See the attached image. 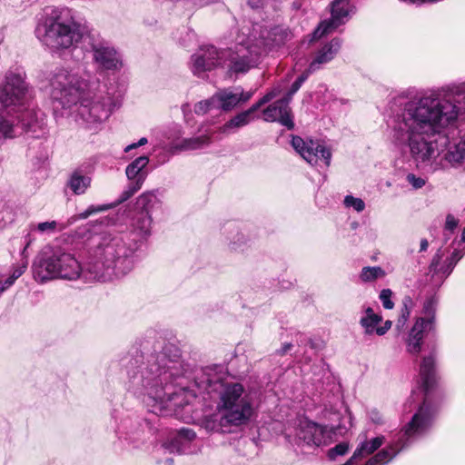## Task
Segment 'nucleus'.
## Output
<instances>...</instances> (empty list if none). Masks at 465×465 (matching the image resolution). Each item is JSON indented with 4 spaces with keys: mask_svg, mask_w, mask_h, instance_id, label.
Listing matches in <instances>:
<instances>
[{
    "mask_svg": "<svg viewBox=\"0 0 465 465\" xmlns=\"http://www.w3.org/2000/svg\"><path fill=\"white\" fill-rule=\"evenodd\" d=\"M461 116H465V81L424 91L406 102L389 124V138L428 172L449 166L465 170V137L450 144L440 159L438 143L431 139L453 127Z\"/></svg>",
    "mask_w": 465,
    "mask_h": 465,
    "instance_id": "f257e3e1",
    "label": "nucleus"
},
{
    "mask_svg": "<svg viewBox=\"0 0 465 465\" xmlns=\"http://www.w3.org/2000/svg\"><path fill=\"white\" fill-rule=\"evenodd\" d=\"M49 95L54 114L61 116L74 108L75 121L86 129L96 131L113 111V98L101 90L83 64L56 69L49 79Z\"/></svg>",
    "mask_w": 465,
    "mask_h": 465,
    "instance_id": "f03ea898",
    "label": "nucleus"
},
{
    "mask_svg": "<svg viewBox=\"0 0 465 465\" xmlns=\"http://www.w3.org/2000/svg\"><path fill=\"white\" fill-rule=\"evenodd\" d=\"M129 359L124 364L128 376V390L141 398L150 411L157 415H172L178 408L188 404L186 391L173 387L180 376V363L168 359L165 352L151 356L146 362Z\"/></svg>",
    "mask_w": 465,
    "mask_h": 465,
    "instance_id": "7ed1b4c3",
    "label": "nucleus"
},
{
    "mask_svg": "<svg viewBox=\"0 0 465 465\" xmlns=\"http://www.w3.org/2000/svg\"><path fill=\"white\" fill-rule=\"evenodd\" d=\"M153 218L134 212L126 232H104L94 237L95 252L87 267L91 278L129 273L138 262L142 247L152 235Z\"/></svg>",
    "mask_w": 465,
    "mask_h": 465,
    "instance_id": "20e7f679",
    "label": "nucleus"
},
{
    "mask_svg": "<svg viewBox=\"0 0 465 465\" xmlns=\"http://www.w3.org/2000/svg\"><path fill=\"white\" fill-rule=\"evenodd\" d=\"M30 98L25 71L11 67L0 84V143L24 131L38 135L37 131L44 130L45 114L30 104Z\"/></svg>",
    "mask_w": 465,
    "mask_h": 465,
    "instance_id": "39448f33",
    "label": "nucleus"
},
{
    "mask_svg": "<svg viewBox=\"0 0 465 465\" xmlns=\"http://www.w3.org/2000/svg\"><path fill=\"white\" fill-rule=\"evenodd\" d=\"M195 385L200 392H217V411L222 425L242 426L247 424L254 413L253 400L249 391L238 382H224L222 375L212 367L202 369L195 376Z\"/></svg>",
    "mask_w": 465,
    "mask_h": 465,
    "instance_id": "423d86ee",
    "label": "nucleus"
},
{
    "mask_svg": "<svg viewBox=\"0 0 465 465\" xmlns=\"http://www.w3.org/2000/svg\"><path fill=\"white\" fill-rule=\"evenodd\" d=\"M94 246L90 250L87 262L82 267L74 255L62 248L54 249L51 253H45L34 262L33 274L35 281L45 282L54 279L74 281L82 277L85 281H108L114 274H108L101 278H91L87 267L92 262L95 252L94 238Z\"/></svg>",
    "mask_w": 465,
    "mask_h": 465,
    "instance_id": "0eeeda50",
    "label": "nucleus"
},
{
    "mask_svg": "<svg viewBox=\"0 0 465 465\" xmlns=\"http://www.w3.org/2000/svg\"><path fill=\"white\" fill-rule=\"evenodd\" d=\"M434 410L425 399L406 426L394 435L386 448L368 460L365 465H385L432 425Z\"/></svg>",
    "mask_w": 465,
    "mask_h": 465,
    "instance_id": "6e6552de",
    "label": "nucleus"
},
{
    "mask_svg": "<svg viewBox=\"0 0 465 465\" xmlns=\"http://www.w3.org/2000/svg\"><path fill=\"white\" fill-rule=\"evenodd\" d=\"M35 33L46 46L54 50L68 49L83 37L80 26L74 22L62 21L55 10L37 25Z\"/></svg>",
    "mask_w": 465,
    "mask_h": 465,
    "instance_id": "1a4fd4ad",
    "label": "nucleus"
},
{
    "mask_svg": "<svg viewBox=\"0 0 465 465\" xmlns=\"http://www.w3.org/2000/svg\"><path fill=\"white\" fill-rule=\"evenodd\" d=\"M148 163L149 158L144 155L130 163L125 169V174L129 183L117 201L109 204L91 205L85 211L78 214V219L84 220L94 213L107 211L130 199L142 188L147 176V172L144 169Z\"/></svg>",
    "mask_w": 465,
    "mask_h": 465,
    "instance_id": "9d476101",
    "label": "nucleus"
},
{
    "mask_svg": "<svg viewBox=\"0 0 465 465\" xmlns=\"http://www.w3.org/2000/svg\"><path fill=\"white\" fill-rule=\"evenodd\" d=\"M263 47L260 43H252L251 39L238 42L233 47L223 50V65L231 74H245L257 66Z\"/></svg>",
    "mask_w": 465,
    "mask_h": 465,
    "instance_id": "9b49d317",
    "label": "nucleus"
},
{
    "mask_svg": "<svg viewBox=\"0 0 465 465\" xmlns=\"http://www.w3.org/2000/svg\"><path fill=\"white\" fill-rule=\"evenodd\" d=\"M292 145L311 165L318 164L319 161H323L326 166L331 164V151L318 141H305L300 136H292Z\"/></svg>",
    "mask_w": 465,
    "mask_h": 465,
    "instance_id": "f8f14e48",
    "label": "nucleus"
},
{
    "mask_svg": "<svg viewBox=\"0 0 465 465\" xmlns=\"http://www.w3.org/2000/svg\"><path fill=\"white\" fill-rule=\"evenodd\" d=\"M352 12L350 0H334L331 4V16L320 23L312 34L313 39H319L334 32L339 26L344 25Z\"/></svg>",
    "mask_w": 465,
    "mask_h": 465,
    "instance_id": "ddd939ff",
    "label": "nucleus"
},
{
    "mask_svg": "<svg viewBox=\"0 0 465 465\" xmlns=\"http://www.w3.org/2000/svg\"><path fill=\"white\" fill-rule=\"evenodd\" d=\"M223 65V50H219L213 45L201 47L191 57V70L196 76H201L205 72Z\"/></svg>",
    "mask_w": 465,
    "mask_h": 465,
    "instance_id": "4468645a",
    "label": "nucleus"
},
{
    "mask_svg": "<svg viewBox=\"0 0 465 465\" xmlns=\"http://www.w3.org/2000/svg\"><path fill=\"white\" fill-rule=\"evenodd\" d=\"M298 440L310 447H320L329 444L331 432L323 426L315 422L304 421L297 432Z\"/></svg>",
    "mask_w": 465,
    "mask_h": 465,
    "instance_id": "2eb2a0df",
    "label": "nucleus"
},
{
    "mask_svg": "<svg viewBox=\"0 0 465 465\" xmlns=\"http://www.w3.org/2000/svg\"><path fill=\"white\" fill-rule=\"evenodd\" d=\"M92 53L93 60L100 69L117 70L122 65L119 54L105 43L93 45Z\"/></svg>",
    "mask_w": 465,
    "mask_h": 465,
    "instance_id": "dca6fc26",
    "label": "nucleus"
},
{
    "mask_svg": "<svg viewBox=\"0 0 465 465\" xmlns=\"http://www.w3.org/2000/svg\"><path fill=\"white\" fill-rule=\"evenodd\" d=\"M288 99L282 98L275 103L270 104L262 111L263 120L266 122H279L287 129L292 130L294 123L289 107Z\"/></svg>",
    "mask_w": 465,
    "mask_h": 465,
    "instance_id": "f3484780",
    "label": "nucleus"
},
{
    "mask_svg": "<svg viewBox=\"0 0 465 465\" xmlns=\"http://www.w3.org/2000/svg\"><path fill=\"white\" fill-rule=\"evenodd\" d=\"M147 428L148 423L146 420H125L120 427L121 437L134 448H139L146 440Z\"/></svg>",
    "mask_w": 465,
    "mask_h": 465,
    "instance_id": "a211bd4d",
    "label": "nucleus"
},
{
    "mask_svg": "<svg viewBox=\"0 0 465 465\" xmlns=\"http://www.w3.org/2000/svg\"><path fill=\"white\" fill-rule=\"evenodd\" d=\"M434 329L431 322H426L422 319H416L405 339L407 351L417 356L421 351L424 337Z\"/></svg>",
    "mask_w": 465,
    "mask_h": 465,
    "instance_id": "6ab92c4d",
    "label": "nucleus"
},
{
    "mask_svg": "<svg viewBox=\"0 0 465 465\" xmlns=\"http://www.w3.org/2000/svg\"><path fill=\"white\" fill-rule=\"evenodd\" d=\"M212 143V134H204L198 136L184 138L179 141H173L169 144L168 151L172 154H177L182 152H191L206 148Z\"/></svg>",
    "mask_w": 465,
    "mask_h": 465,
    "instance_id": "aec40b11",
    "label": "nucleus"
},
{
    "mask_svg": "<svg viewBox=\"0 0 465 465\" xmlns=\"http://www.w3.org/2000/svg\"><path fill=\"white\" fill-rule=\"evenodd\" d=\"M341 39L335 37L324 44L315 54L310 64L311 72L319 70L323 64L331 62L341 47Z\"/></svg>",
    "mask_w": 465,
    "mask_h": 465,
    "instance_id": "412c9836",
    "label": "nucleus"
},
{
    "mask_svg": "<svg viewBox=\"0 0 465 465\" xmlns=\"http://www.w3.org/2000/svg\"><path fill=\"white\" fill-rule=\"evenodd\" d=\"M92 176L83 167L74 169L67 180L66 185L75 195H82L91 187Z\"/></svg>",
    "mask_w": 465,
    "mask_h": 465,
    "instance_id": "4be33fe9",
    "label": "nucleus"
},
{
    "mask_svg": "<svg viewBox=\"0 0 465 465\" xmlns=\"http://www.w3.org/2000/svg\"><path fill=\"white\" fill-rule=\"evenodd\" d=\"M420 379L424 392L428 394L436 382L435 359L432 354L422 359L420 366Z\"/></svg>",
    "mask_w": 465,
    "mask_h": 465,
    "instance_id": "5701e85b",
    "label": "nucleus"
},
{
    "mask_svg": "<svg viewBox=\"0 0 465 465\" xmlns=\"http://www.w3.org/2000/svg\"><path fill=\"white\" fill-rule=\"evenodd\" d=\"M385 437L382 435L371 440L364 439L360 442L351 458L344 465H351L354 461L372 454L385 442Z\"/></svg>",
    "mask_w": 465,
    "mask_h": 465,
    "instance_id": "b1692460",
    "label": "nucleus"
},
{
    "mask_svg": "<svg viewBox=\"0 0 465 465\" xmlns=\"http://www.w3.org/2000/svg\"><path fill=\"white\" fill-rule=\"evenodd\" d=\"M162 208V203L153 192L142 193L136 200L135 211L141 214H153Z\"/></svg>",
    "mask_w": 465,
    "mask_h": 465,
    "instance_id": "393cba45",
    "label": "nucleus"
},
{
    "mask_svg": "<svg viewBox=\"0 0 465 465\" xmlns=\"http://www.w3.org/2000/svg\"><path fill=\"white\" fill-rule=\"evenodd\" d=\"M213 96L216 109H222L223 111L232 110L241 102L239 94L228 89L221 90Z\"/></svg>",
    "mask_w": 465,
    "mask_h": 465,
    "instance_id": "a878e982",
    "label": "nucleus"
},
{
    "mask_svg": "<svg viewBox=\"0 0 465 465\" xmlns=\"http://www.w3.org/2000/svg\"><path fill=\"white\" fill-rule=\"evenodd\" d=\"M382 321V317L373 312L371 307L365 310V315L360 320V324L364 330V333L367 335H372L376 333V330L379 329V324Z\"/></svg>",
    "mask_w": 465,
    "mask_h": 465,
    "instance_id": "bb28decb",
    "label": "nucleus"
},
{
    "mask_svg": "<svg viewBox=\"0 0 465 465\" xmlns=\"http://www.w3.org/2000/svg\"><path fill=\"white\" fill-rule=\"evenodd\" d=\"M196 437V434L193 430L190 429H182L179 431V434L176 438H174L171 442L164 443L163 446V448L168 450L169 452H181V443L183 440H187L188 441H191L194 440Z\"/></svg>",
    "mask_w": 465,
    "mask_h": 465,
    "instance_id": "cd10ccee",
    "label": "nucleus"
},
{
    "mask_svg": "<svg viewBox=\"0 0 465 465\" xmlns=\"http://www.w3.org/2000/svg\"><path fill=\"white\" fill-rule=\"evenodd\" d=\"M266 38L271 42H266V45L271 44L274 45H280L292 38V33L287 28L282 26H275L267 33Z\"/></svg>",
    "mask_w": 465,
    "mask_h": 465,
    "instance_id": "c85d7f7f",
    "label": "nucleus"
},
{
    "mask_svg": "<svg viewBox=\"0 0 465 465\" xmlns=\"http://www.w3.org/2000/svg\"><path fill=\"white\" fill-rule=\"evenodd\" d=\"M438 300L435 296H430L424 302L422 314L423 316L417 319H422L426 322H431V326L435 327V312L437 309Z\"/></svg>",
    "mask_w": 465,
    "mask_h": 465,
    "instance_id": "c756f323",
    "label": "nucleus"
},
{
    "mask_svg": "<svg viewBox=\"0 0 465 465\" xmlns=\"http://www.w3.org/2000/svg\"><path fill=\"white\" fill-rule=\"evenodd\" d=\"M386 276L385 271L380 266H366L359 275L362 282H372Z\"/></svg>",
    "mask_w": 465,
    "mask_h": 465,
    "instance_id": "7c9ffc66",
    "label": "nucleus"
},
{
    "mask_svg": "<svg viewBox=\"0 0 465 465\" xmlns=\"http://www.w3.org/2000/svg\"><path fill=\"white\" fill-rule=\"evenodd\" d=\"M252 118L249 116V112H242L238 114L229 122H227L223 127L222 132L229 133L232 129L240 128L245 126L251 122Z\"/></svg>",
    "mask_w": 465,
    "mask_h": 465,
    "instance_id": "2f4dec72",
    "label": "nucleus"
},
{
    "mask_svg": "<svg viewBox=\"0 0 465 465\" xmlns=\"http://www.w3.org/2000/svg\"><path fill=\"white\" fill-rule=\"evenodd\" d=\"M401 304L402 307L401 310V314L397 322L398 328H402L407 322L411 315V312L414 307V302L411 296L406 295L402 298Z\"/></svg>",
    "mask_w": 465,
    "mask_h": 465,
    "instance_id": "473e14b6",
    "label": "nucleus"
},
{
    "mask_svg": "<svg viewBox=\"0 0 465 465\" xmlns=\"http://www.w3.org/2000/svg\"><path fill=\"white\" fill-rule=\"evenodd\" d=\"M64 229V225L57 223L56 221H48L39 223L35 225H32V230H35L43 234H54L57 232H61Z\"/></svg>",
    "mask_w": 465,
    "mask_h": 465,
    "instance_id": "72a5a7b5",
    "label": "nucleus"
},
{
    "mask_svg": "<svg viewBox=\"0 0 465 465\" xmlns=\"http://www.w3.org/2000/svg\"><path fill=\"white\" fill-rule=\"evenodd\" d=\"M280 92L281 91L278 88L272 89L271 92L267 93L262 98H261L257 103L252 104L245 112H249V116L252 118V115L253 114L254 112H256L263 104L269 103L271 100L275 98L280 94Z\"/></svg>",
    "mask_w": 465,
    "mask_h": 465,
    "instance_id": "f704fd0d",
    "label": "nucleus"
},
{
    "mask_svg": "<svg viewBox=\"0 0 465 465\" xmlns=\"http://www.w3.org/2000/svg\"><path fill=\"white\" fill-rule=\"evenodd\" d=\"M203 426L208 431H219L225 427H229L230 425H222L221 415L217 413L214 416L206 418L203 420Z\"/></svg>",
    "mask_w": 465,
    "mask_h": 465,
    "instance_id": "c9c22d12",
    "label": "nucleus"
},
{
    "mask_svg": "<svg viewBox=\"0 0 465 465\" xmlns=\"http://www.w3.org/2000/svg\"><path fill=\"white\" fill-rule=\"evenodd\" d=\"M27 268V260L25 259L21 264L14 268L12 274L5 280L6 286H12L15 282L24 274Z\"/></svg>",
    "mask_w": 465,
    "mask_h": 465,
    "instance_id": "e433bc0d",
    "label": "nucleus"
},
{
    "mask_svg": "<svg viewBox=\"0 0 465 465\" xmlns=\"http://www.w3.org/2000/svg\"><path fill=\"white\" fill-rule=\"evenodd\" d=\"M213 109H216V106H215V104L213 101V96H212L211 98H209L207 100L201 101L194 105V113L196 114H204Z\"/></svg>",
    "mask_w": 465,
    "mask_h": 465,
    "instance_id": "4c0bfd02",
    "label": "nucleus"
},
{
    "mask_svg": "<svg viewBox=\"0 0 465 465\" xmlns=\"http://www.w3.org/2000/svg\"><path fill=\"white\" fill-rule=\"evenodd\" d=\"M343 203L346 207L353 208L358 213L365 209V203L361 198H356L351 195H347Z\"/></svg>",
    "mask_w": 465,
    "mask_h": 465,
    "instance_id": "58836bf2",
    "label": "nucleus"
},
{
    "mask_svg": "<svg viewBox=\"0 0 465 465\" xmlns=\"http://www.w3.org/2000/svg\"><path fill=\"white\" fill-rule=\"evenodd\" d=\"M349 450V443L346 441L337 444L328 451V457L331 460H335L338 456L346 454Z\"/></svg>",
    "mask_w": 465,
    "mask_h": 465,
    "instance_id": "ea45409f",
    "label": "nucleus"
},
{
    "mask_svg": "<svg viewBox=\"0 0 465 465\" xmlns=\"http://www.w3.org/2000/svg\"><path fill=\"white\" fill-rule=\"evenodd\" d=\"M392 292L391 289H383L380 292L379 298L382 303V306L387 310H391L394 307V302H392Z\"/></svg>",
    "mask_w": 465,
    "mask_h": 465,
    "instance_id": "a19ab883",
    "label": "nucleus"
},
{
    "mask_svg": "<svg viewBox=\"0 0 465 465\" xmlns=\"http://www.w3.org/2000/svg\"><path fill=\"white\" fill-rule=\"evenodd\" d=\"M406 181L414 190L420 189L426 184L425 178L418 176L412 173H409L406 175Z\"/></svg>",
    "mask_w": 465,
    "mask_h": 465,
    "instance_id": "79ce46f5",
    "label": "nucleus"
},
{
    "mask_svg": "<svg viewBox=\"0 0 465 465\" xmlns=\"http://www.w3.org/2000/svg\"><path fill=\"white\" fill-rule=\"evenodd\" d=\"M369 419L377 425L384 424L385 420L382 414L376 409H371L368 412Z\"/></svg>",
    "mask_w": 465,
    "mask_h": 465,
    "instance_id": "37998d69",
    "label": "nucleus"
},
{
    "mask_svg": "<svg viewBox=\"0 0 465 465\" xmlns=\"http://www.w3.org/2000/svg\"><path fill=\"white\" fill-rule=\"evenodd\" d=\"M245 242V236L242 233L237 232L233 236V240L231 241L230 245L232 250H238Z\"/></svg>",
    "mask_w": 465,
    "mask_h": 465,
    "instance_id": "c03bdc74",
    "label": "nucleus"
},
{
    "mask_svg": "<svg viewBox=\"0 0 465 465\" xmlns=\"http://www.w3.org/2000/svg\"><path fill=\"white\" fill-rule=\"evenodd\" d=\"M457 226H458L457 219L451 214L447 215L445 229L449 230L450 232H452Z\"/></svg>",
    "mask_w": 465,
    "mask_h": 465,
    "instance_id": "a18cd8bd",
    "label": "nucleus"
},
{
    "mask_svg": "<svg viewBox=\"0 0 465 465\" xmlns=\"http://www.w3.org/2000/svg\"><path fill=\"white\" fill-rule=\"evenodd\" d=\"M301 86H302V84H300L297 80H295L292 83L291 89L289 90V92L283 98L288 99V101L291 102L293 94L301 88Z\"/></svg>",
    "mask_w": 465,
    "mask_h": 465,
    "instance_id": "49530a36",
    "label": "nucleus"
},
{
    "mask_svg": "<svg viewBox=\"0 0 465 465\" xmlns=\"http://www.w3.org/2000/svg\"><path fill=\"white\" fill-rule=\"evenodd\" d=\"M463 252L460 250H454L451 254V259H455L454 262L451 263V266L449 269V272H451L456 263L462 258Z\"/></svg>",
    "mask_w": 465,
    "mask_h": 465,
    "instance_id": "de8ad7c7",
    "label": "nucleus"
},
{
    "mask_svg": "<svg viewBox=\"0 0 465 465\" xmlns=\"http://www.w3.org/2000/svg\"><path fill=\"white\" fill-rule=\"evenodd\" d=\"M391 321H386L382 326H379V329L376 330V334L379 336L384 335L391 328Z\"/></svg>",
    "mask_w": 465,
    "mask_h": 465,
    "instance_id": "09e8293b",
    "label": "nucleus"
},
{
    "mask_svg": "<svg viewBox=\"0 0 465 465\" xmlns=\"http://www.w3.org/2000/svg\"><path fill=\"white\" fill-rule=\"evenodd\" d=\"M442 256H443V254L441 253V251L439 250L436 252V254L433 256V258H432V261H431V263H430V268L431 269H433L435 271L437 270V267L440 264Z\"/></svg>",
    "mask_w": 465,
    "mask_h": 465,
    "instance_id": "8fccbe9b",
    "label": "nucleus"
},
{
    "mask_svg": "<svg viewBox=\"0 0 465 465\" xmlns=\"http://www.w3.org/2000/svg\"><path fill=\"white\" fill-rule=\"evenodd\" d=\"M268 0H248V4L252 8H262Z\"/></svg>",
    "mask_w": 465,
    "mask_h": 465,
    "instance_id": "3c124183",
    "label": "nucleus"
},
{
    "mask_svg": "<svg viewBox=\"0 0 465 465\" xmlns=\"http://www.w3.org/2000/svg\"><path fill=\"white\" fill-rule=\"evenodd\" d=\"M313 72H311L310 70V66L307 68L306 71H304L296 80L300 83V84H303L305 82V80L308 78V76L312 74Z\"/></svg>",
    "mask_w": 465,
    "mask_h": 465,
    "instance_id": "603ef678",
    "label": "nucleus"
},
{
    "mask_svg": "<svg viewBox=\"0 0 465 465\" xmlns=\"http://www.w3.org/2000/svg\"><path fill=\"white\" fill-rule=\"evenodd\" d=\"M237 94H239V97L241 98V102H246L252 96V92L241 91L240 93H237Z\"/></svg>",
    "mask_w": 465,
    "mask_h": 465,
    "instance_id": "864d4df0",
    "label": "nucleus"
},
{
    "mask_svg": "<svg viewBox=\"0 0 465 465\" xmlns=\"http://www.w3.org/2000/svg\"><path fill=\"white\" fill-rule=\"evenodd\" d=\"M454 261H455V259H451V256L447 260V264L440 269L443 273H447V274L450 273V272H449V269L451 266V263L454 262Z\"/></svg>",
    "mask_w": 465,
    "mask_h": 465,
    "instance_id": "5fc2aeb1",
    "label": "nucleus"
},
{
    "mask_svg": "<svg viewBox=\"0 0 465 465\" xmlns=\"http://www.w3.org/2000/svg\"><path fill=\"white\" fill-rule=\"evenodd\" d=\"M429 242L426 239L420 241V252H425L428 249Z\"/></svg>",
    "mask_w": 465,
    "mask_h": 465,
    "instance_id": "6e6d98bb",
    "label": "nucleus"
},
{
    "mask_svg": "<svg viewBox=\"0 0 465 465\" xmlns=\"http://www.w3.org/2000/svg\"><path fill=\"white\" fill-rule=\"evenodd\" d=\"M137 147H138L137 143H131V144L127 145V146L124 148V152H125V153H128V152H130L131 150L135 149V148H137Z\"/></svg>",
    "mask_w": 465,
    "mask_h": 465,
    "instance_id": "4d7b16f0",
    "label": "nucleus"
},
{
    "mask_svg": "<svg viewBox=\"0 0 465 465\" xmlns=\"http://www.w3.org/2000/svg\"><path fill=\"white\" fill-rule=\"evenodd\" d=\"M8 288H10V286H6V283H5V282H1L0 281V295L5 291L7 290Z\"/></svg>",
    "mask_w": 465,
    "mask_h": 465,
    "instance_id": "13d9d810",
    "label": "nucleus"
},
{
    "mask_svg": "<svg viewBox=\"0 0 465 465\" xmlns=\"http://www.w3.org/2000/svg\"><path fill=\"white\" fill-rule=\"evenodd\" d=\"M292 347V343H285L282 349V354L286 353Z\"/></svg>",
    "mask_w": 465,
    "mask_h": 465,
    "instance_id": "bf43d9fd",
    "label": "nucleus"
},
{
    "mask_svg": "<svg viewBox=\"0 0 465 465\" xmlns=\"http://www.w3.org/2000/svg\"><path fill=\"white\" fill-rule=\"evenodd\" d=\"M147 143H148L147 138L142 137L137 142V145H138V147H140V146H143V145L146 144Z\"/></svg>",
    "mask_w": 465,
    "mask_h": 465,
    "instance_id": "052dcab7",
    "label": "nucleus"
},
{
    "mask_svg": "<svg viewBox=\"0 0 465 465\" xmlns=\"http://www.w3.org/2000/svg\"><path fill=\"white\" fill-rule=\"evenodd\" d=\"M31 244V240H28V242H26V245L25 246V248L23 249L22 251V255L25 256V252H26V249L27 247Z\"/></svg>",
    "mask_w": 465,
    "mask_h": 465,
    "instance_id": "680f3d73",
    "label": "nucleus"
},
{
    "mask_svg": "<svg viewBox=\"0 0 465 465\" xmlns=\"http://www.w3.org/2000/svg\"><path fill=\"white\" fill-rule=\"evenodd\" d=\"M166 463H167V465H172L173 460H170V459L166 460Z\"/></svg>",
    "mask_w": 465,
    "mask_h": 465,
    "instance_id": "e2e57ef3",
    "label": "nucleus"
},
{
    "mask_svg": "<svg viewBox=\"0 0 465 465\" xmlns=\"http://www.w3.org/2000/svg\"><path fill=\"white\" fill-rule=\"evenodd\" d=\"M12 4H13L14 6H17L18 5V3L16 1H13Z\"/></svg>",
    "mask_w": 465,
    "mask_h": 465,
    "instance_id": "0e129e2a",
    "label": "nucleus"
}]
</instances>
